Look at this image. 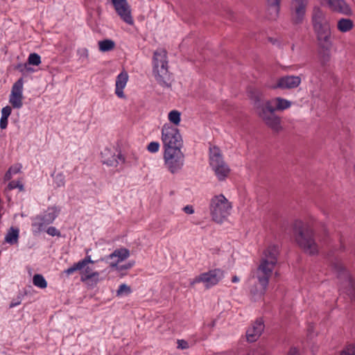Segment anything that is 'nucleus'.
I'll return each instance as SVG.
<instances>
[{"mask_svg": "<svg viewBox=\"0 0 355 355\" xmlns=\"http://www.w3.org/2000/svg\"><path fill=\"white\" fill-rule=\"evenodd\" d=\"M311 23L320 49V56L323 61H328L333 44L331 27L325 12L318 6L313 8Z\"/></svg>", "mask_w": 355, "mask_h": 355, "instance_id": "1", "label": "nucleus"}, {"mask_svg": "<svg viewBox=\"0 0 355 355\" xmlns=\"http://www.w3.org/2000/svg\"><path fill=\"white\" fill-rule=\"evenodd\" d=\"M278 254L279 248L274 244L268 245L265 250L261 263L256 272V277L260 286L256 291H252L254 294L257 293L260 295H262L265 293L268 284L269 278L277 262Z\"/></svg>", "mask_w": 355, "mask_h": 355, "instance_id": "2", "label": "nucleus"}, {"mask_svg": "<svg viewBox=\"0 0 355 355\" xmlns=\"http://www.w3.org/2000/svg\"><path fill=\"white\" fill-rule=\"evenodd\" d=\"M295 239L303 251L310 255L318 254V245L314 239V233L309 225L302 220L295 222Z\"/></svg>", "mask_w": 355, "mask_h": 355, "instance_id": "3", "label": "nucleus"}, {"mask_svg": "<svg viewBox=\"0 0 355 355\" xmlns=\"http://www.w3.org/2000/svg\"><path fill=\"white\" fill-rule=\"evenodd\" d=\"M153 73L156 81L160 85L171 87V75L168 71L167 52L164 49H157L153 53Z\"/></svg>", "mask_w": 355, "mask_h": 355, "instance_id": "4", "label": "nucleus"}, {"mask_svg": "<svg viewBox=\"0 0 355 355\" xmlns=\"http://www.w3.org/2000/svg\"><path fill=\"white\" fill-rule=\"evenodd\" d=\"M96 261L92 259L91 255H86L85 257L79 261L75 263L72 266L66 269L64 272L67 275H70L74 272L79 270L80 280L83 282L92 284H96L100 281V274L98 271H94L90 263H94Z\"/></svg>", "mask_w": 355, "mask_h": 355, "instance_id": "5", "label": "nucleus"}, {"mask_svg": "<svg viewBox=\"0 0 355 355\" xmlns=\"http://www.w3.org/2000/svg\"><path fill=\"white\" fill-rule=\"evenodd\" d=\"M232 203L223 194L215 195L210 200V214L214 221L222 223L231 214Z\"/></svg>", "mask_w": 355, "mask_h": 355, "instance_id": "6", "label": "nucleus"}, {"mask_svg": "<svg viewBox=\"0 0 355 355\" xmlns=\"http://www.w3.org/2000/svg\"><path fill=\"white\" fill-rule=\"evenodd\" d=\"M209 165L219 181H224L230 173L229 166L223 160L221 152L216 146L209 148Z\"/></svg>", "mask_w": 355, "mask_h": 355, "instance_id": "7", "label": "nucleus"}, {"mask_svg": "<svg viewBox=\"0 0 355 355\" xmlns=\"http://www.w3.org/2000/svg\"><path fill=\"white\" fill-rule=\"evenodd\" d=\"M161 140L164 150L182 148L183 146L179 129L170 123H164L162 127Z\"/></svg>", "mask_w": 355, "mask_h": 355, "instance_id": "8", "label": "nucleus"}, {"mask_svg": "<svg viewBox=\"0 0 355 355\" xmlns=\"http://www.w3.org/2000/svg\"><path fill=\"white\" fill-rule=\"evenodd\" d=\"M182 148L164 150V164L172 174L178 173L184 164V155Z\"/></svg>", "mask_w": 355, "mask_h": 355, "instance_id": "9", "label": "nucleus"}, {"mask_svg": "<svg viewBox=\"0 0 355 355\" xmlns=\"http://www.w3.org/2000/svg\"><path fill=\"white\" fill-rule=\"evenodd\" d=\"M114 10L120 19L128 25L134 24L131 6L127 0H111Z\"/></svg>", "mask_w": 355, "mask_h": 355, "instance_id": "10", "label": "nucleus"}, {"mask_svg": "<svg viewBox=\"0 0 355 355\" xmlns=\"http://www.w3.org/2000/svg\"><path fill=\"white\" fill-rule=\"evenodd\" d=\"M24 79H18L12 86L9 95V103L14 109L19 110L23 106Z\"/></svg>", "mask_w": 355, "mask_h": 355, "instance_id": "11", "label": "nucleus"}, {"mask_svg": "<svg viewBox=\"0 0 355 355\" xmlns=\"http://www.w3.org/2000/svg\"><path fill=\"white\" fill-rule=\"evenodd\" d=\"M307 5L308 0H291V15L293 24L302 23L305 17Z\"/></svg>", "mask_w": 355, "mask_h": 355, "instance_id": "12", "label": "nucleus"}, {"mask_svg": "<svg viewBox=\"0 0 355 355\" xmlns=\"http://www.w3.org/2000/svg\"><path fill=\"white\" fill-rule=\"evenodd\" d=\"M322 6H327L330 10L344 15L351 16L352 10L345 0H318Z\"/></svg>", "mask_w": 355, "mask_h": 355, "instance_id": "13", "label": "nucleus"}, {"mask_svg": "<svg viewBox=\"0 0 355 355\" xmlns=\"http://www.w3.org/2000/svg\"><path fill=\"white\" fill-rule=\"evenodd\" d=\"M200 280L207 288H211L218 284L224 277V272L220 268L209 270L201 273Z\"/></svg>", "mask_w": 355, "mask_h": 355, "instance_id": "14", "label": "nucleus"}, {"mask_svg": "<svg viewBox=\"0 0 355 355\" xmlns=\"http://www.w3.org/2000/svg\"><path fill=\"white\" fill-rule=\"evenodd\" d=\"M253 101V106L256 111V113L259 116V108L261 107L265 112H267L268 114L272 113L275 114V112L277 111L275 105L274 98L271 100L262 101L261 100V94L259 92H257L253 96L251 97Z\"/></svg>", "mask_w": 355, "mask_h": 355, "instance_id": "15", "label": "nucleus"}, {"mask_svg": "<svg viewBox=\"0 0 355 355\" xmlns=\"http://www.w3.org/2000/svg\"><path fill=\"white\" fill-rule=\"evenodd\" d=\"M301 78L298 76H286L279 78L277 83L272 85V89H293L297 87L301 83Z\"/></svg>", "mask_w": 355, "mask_h": 355, "instance_id": "16", "label": "nucleus"}, {"mask_svg": "<svg viewBox=\"0 0 355 355\" xmlns=\"http://www.w3.org/2000/svg\"><path fill=\"white\" fill-rule=\"evenodd\" d=\"M259 117L264 121V123L270 128L272 130L279 132L282 129L281 125V119L275 114H268L265 112L263 108H259Z\"/></svg>", "mask_w": 355, "mask_h": 355, "instance_id": "17", "label": "nucleus"}, {"mask_svg": "<svg viewBox=\"0 0 355 355\" xmlns=\"http://www.w3.org/2000/svg\"><path fill=\"white\" fill-rule=\"evenodd\" d=\"M130 257V251L127 248H119L115 250L112 254L107 256V259L112 260L110 267L119 269V263L123 261Z\"/></svg>", "mask_w": 355, "mask_h": 355, "instance_id": "18", "label": "nucleus"}, {"mask_svg": "<svg viewBox=\"0 0 355 355\" xmlns=\"http://www.w3.org/2000/svg\"><path fill=\"white\" fill-rule=\"evenodd\" d=\"M264 329V324L261 319L257 320L247 330L246 338L248 342L256 341Z\"/></svg>", "mask_w": 355, "mask_h": 355, "instance_id": "19", "label": "nucleus"}, {"mask_svg": "<svg viewBox=\"0 0 355 355\" xmlns=\"http://www.w3.org/2000/svg\"><path fill=\"white\" fill-rule=\"evenodd\" d=\"M128 73L123 70L122 71L116 78V83H115V90L114 93L116 95V96L121 99H125L126 96L125 95L123 92V89L126 87V85L128 81Z\"/></svg>", "mask_w": 355, "mask_h": 355, "instance_id": "20", "label": "nucleus"}, {"mask_svg": "<svg viewBox=\"0 0 355 355\" xmlns=\"http://www.w3.org/2000/svg\"><path fill=\"white\" fill-rule=\"evenodd\" d=\"M102 162L104 164L116 166L119 162L123 163L125 159L121 154L116 155L110 149L105 148L101 153Z\"/></svg>", "mask_w": 355, "mask_h": 355, "instance_id": "21", "label": "nucleus"}, {"mask_svg": "<svg viewBox=\"0 0 355 355\" xmlns=\"http://www.w3.org/2000/svg\"><path fill=\"white\" fill-rule=\"evenodd\" d=\"M280 9V0H267L266 16L270 20L277 19Z\"/></svg>", "mask_w": 355, "mask_h": 355, "instance_id": "22", "label": "nucleus"}, {"mask_svg": "<svg viewBox=\"0 0 355 355\" xmlns=\"http://www.w3.org/2000/svg\"><path fill=\"white\" fill-rule=\"evenodd\" d=\"M48 225H49V223H46V220H44L42 216L40 215L36 216L32 219L33 233L35 235L38 234L44 231Z\"/></svg>", "mask_w": 355, "mask_h": 355, "instance_id": "23", "label": "nucleus"}, {"mask_svg": "<svg viewBox=\"0 0 355 355\" xmlns=\"http://www.w3.org/2000/svg\"><path fill=\"white\" fill-rule=\"evenodd\" d=\"M60 213V209L55 206L48 207L44 213L42 215V218L46 220V223H52L58 217Z\"/></svg>", "mask_w": 355, "mask_h": 355, "instance_id": "24", "label": "nucleus"}, {"mask_svg": "<svg viewBox=\"0 0 355 355\" xmlns=\"http://www.w3.org/2000/svg\"><path fill=\"white\" fill-rule=\"evenodd\" d=\"M353 27V21L348 18H341L337 22V28L341 33L349 32Z\"/></svg>", "mask_w": 355, "mask_h": 355, "instance_id": "25", "label": "nucleus"}, {"mask_svg": "<svg viewBox=\"0 0 355 355\" xmlns=\"http://www.w3.org/2000/svg\"><path fill=\"white\" fill-rule=\"evenodd\" d=\"M277 111H283L288 109L292 105V102L282 97L274 98Z\"/></svg>", "mask_w": 355, "mask_h": 355, "instance_id": "26", "label": "nucleus"}, {"mask_svg": "<svg viewBox=\"0 0 355 355\" xmlns=\"http://www.w3.org/2000/svg\"><path fill=\"white\" fill-rule=\"evenodd\" d=\"M168 119L173 125V126H178L181 122V112L176 110L170 111L168 114Z\"/></svg>", "mask_w": 355, "mask_h": 355, "instance_id": "27", "label": "nucleus"}, {"mask_svg": "<svg viewBox=\"0 0 355 355\" xmlns=\"http://www.w3.org/2000/svg\"><path fill=\"white\" fill-rule=\"evenodd\" d=\"M19 238V230L11 227L5 236V241L10 244L16 243Z\"/></svg>", "mask_w": 355, "mask_h": 355, "instance_id": "28", "label": "nucleus"}, {"mask_svg": "<svg viewBox=\"0 0 355 355\" xmlns=\"http://www.w3.org/2000/svg\"><path fill=\"white\" fill-rule=\"evenodd\" d=\"M21 168H22V165L19 163H17V164L11 166L8 168V171L6 173L5 176H4V180H10V179H12L13 175L20 173Z\"/></svg>", "mask_w": 355, "mask_h": 355, "instance_id": "29", "label": "nucleus"}, {"mask_svg": "<svg viewBox=\"0 0 355 355\" xmlns=\"http://www.w3.org/2000/svg\"><path fill=\"white\" fill-rule=\"evenodd\" d=\"M99 50L102 52L112 51L115 47V43L112 40H104L98 42Z\"/></svg>", "mask_w": 355, "mask_h": 355, "instance_id": "30", "label": "nucleus"}, {"mask_svg": "<svg viewBox=\"0 0 355 355\" xmlns=\"http://www.w3.org/2000/svg\"><path fill=\"white\" fill-rule=\"evenodd\" d=\"M33 284L37 288L44 289L47 287V282L43 275L36 274L33 277Z\"/></svg>", "mask_w": 355, "mask_h": 355, "instance_id": "31", "label": "nucleus"}, {"mask_svg": "<svg viewBox=\"0 0 355 355\" xmlns=\"http://www.w3.org/2000/svg\"><path fill=\"white\" fill-rule=\"evenodd\" d=\"M339 355H355V344L346 345L339 352Z\"/></svg>", "mask_w": 355, "mask_h": 355, "instance_id": "32", "label": "nucleus"}, {"mask_svg": "<svg viewBox=\"0 0 355 355\" xmlns=\"http://www.w3.org/2000/svg\"><path fill=\"white\" fill-rule=\"evenodd\" d=\"M29 64L38 66L41 64V57L36 53H31L28 58Z\"/></svg>", "mask_w": 355, "mask_h": 355, "instance_id": "33", "label": "nucleus"}, {"mask_svg": "<svg viewBox=\"0 0 355 355\" xmlns=\"http://www.w3.org/2000/svg\"><path fill=\"white\" fill-rule=\"evenodd\" d=\"M132 292L131 288L129 286L125 284H122L119 286L116 291L117 296H122L123 295H129Z\"/></svg>", "mask_w": 355, "mask_h": 355, "instance_id": "34", "label": "nucleus"}, {"mask_svg": "<svg viewBox=\"0 0 355 355\" xmlns=\"http://www.w3.org/2000/svg\"><path fill=\"white\" fill-rule=\"evenodd\" d=\"M53 181L58 187H64L65 184V176L63 173H59L54 176Z\"/></svg>", "mask_w": 355, "mask_h": 355, "instance_id": "35", "label": "nucleus"}, {"mask_svg": "<svg viewBox=\"0 0 355 355\" xmlns=\"http://www.w3.org/2000/svg\"><path fill=\"white\" fill-rule=\"evenodd\" d=\"M8 187L10 190L18 189L20 191H23L24 189V184L20 180L10 182L8 184Z\"/></svg>", "mask_w": 355, "mask_h": 355, "instance_id": "36", "label": "nucleus"}, {"mask_svg": "<svg viewBox=\"0 0 355 355\" xmlns=\"http://www.w3.org/2000/svg\"><path fill=\"white\" fill-rule=\"evenodd\" d=\"M160 145L157 141H151L147 146V150L152 153H155L159 151Z\"/></svg>", "mask_w": 355, "mask_h": 355, "instance_id": "37", "label": "nucleus"}, {"mask_svg": "<svg viewBox=\"0 0 355 355\" xmlns=\"http://www.w3.org/2000/svg\"><path fill=\"white\" fill-rule=\"evenodd\" d=\"M46 232L49 235L52 236H61L60 232L56 227H53V226L49 227L46 230Z\"/></svg>", "mask_w": 355, "mask_h": 355, "instance_id": "38", "label": "nucleus"}, {"mask_svg": "<svg viewBox=\"0 0 355 355\" xmlns=\"http://www.w3.org/2000/svg\"><path fill=\"white\" fill-rule=\"evenodd\" d=\"M12 112V107L9 105H7L2 108L1 110V116L3 117L8 118Z\"/></svg>", "mask_w": 355, "mask_h": 355, "instance_id": "39", "label": "nucleus"}, {"mask_svg": "<svg viewBox=\"0 0 355 355\" xmlns=\"http://www.w3.org/2000/svg\"><path fill=\"white\" fill-rule=\"evenodd\" d=\"M177 343H178V349H185L189 348V344H188L187 341H186L183 339L178 340Z\"/></svg>", "mask_w": 355, "mask_h": 355, "instance_id": "40", "label": "nucleus"}, {"mask_svg": "<svg viewBox=\"0 0 355 355\" xmlns=\"http://www.w3.org/2000/svg\"><path fill=\"white\" fill-rule=\"evenodd\" d=\"M8 123V118L1 116L0 119V128L4 130L7 128Z\"/></svg>", "mask_w": 355, "mask_h": 355, "instance_id": "41", "label": "nucleus"}, {"mask_svg": "<svg viewBox=\"0 0 355 355\" xmlns=\"http://www.w3.org/2000/svg\"><path fill=\"white\" fill-rule=\"evenodd\" d=\"M182 210L187 214H193L194 213V209L192 205H187L183 207Z\"/></svg>", "mask_w": 355, "mask_h": 355, "instance_id": "42", "label": "nucleus"}, {"mask_svg": "<svg viewBox=\"0 0 355 355\" xmlns=\"http://www.w3.org/2000/svg\"><path fill=\"white\" fill-rule=\"evenodd\" d=\"M134 262H129L125 265L119 266V269H116L118 271H121L123 270H128L132 268L134 266Z\"/></svg>", "mask_w": 355, "mask_h": 355, "instance_id": "43", "label": "nucleus"}, {"mask_svg": "<svg viewBox=\"0 0 355 355\" xmlns=\"http://www.w3.org/2000/svg\"><path fill=\"white\" fill-rule=\"evenodd\" d=\"M202 278L201 274H200L198 276L196 277L193 279H192L190 282L191 285H194L196 284L202 283V281L200 279Z\"/></svg>", "mask_w": 355, "mask_h": 355, "instance_id": "44", "label": "nucleus"}, {"mask_svg": "<svg viewBox=\"0 0 355 355\" xmlns=\"http://www.w3.org/2000/svg\"><path fill=\"white\" fill-rule=\"evenodd\" d=\"M286 355H298V351L296 348H291Z\"/></svg>", "mask_w": 355, "mask_h": 355, "instance_id": "45", "label": "nucleus"}, {"mask_svg": "<svg viewBox=\"0 0 355 355\" xmlns=\"http://www.w3.org/2000/svg\"><path fill=\"white\" fill-rule=\"evenodd\" d=\"M342 273L343 275L346 277L347 278L348 281H349V284H350L352 282H351V278H350V276L348 273L347 271H346L345 270H342Z\"/></svg>", "mask_w": 355, "mask_h": 355, "instance_id": "46", "label": "nucleus"}, {"mask_svg": "<svg viewBox=\"0 0 355 355\" xmlns=\"http://www.w3.org/2000/svg\"><path fill=\"white\" fill-rule=\"evenodd\" d=\"M247 355H262V354L258 350H254L248 353Z\"/></svg>", "mask_w": 355, "mask_h": 355, "instance_id": "47", "label": "nucleus"}, {"mask_svg": "<svg viewBox=\"0 0 355 355\" xmlns=\"http://www.w3.org/2000/svg\"><path fill=\"white\" fill-rule=\"evenodd\" d=\"M232 282L233 283H237V282H239V278L237 276H234V277H232Z\"/></svg>", "mask_w": 355, "mask_h": 355, "instance_id": "48", "label": "nucleus"}, {"mask_svg": "<svg viewBox=\"0 0 355 355\" xmlns=\"http://www.w3.org/2000/svg\"><path fill=\"white\" fill-rule=\"evenodd\" d=\"M83 51L86 54V55H87V49H84Z\"/></svg>", "mask_w": 355, "mask_h": 355, "instance_id": "49", "label": "nucleus"}, {"mask_svg": "<svg viewBox=\"0 0 355 355\" xmlns=\"http://www.w3.org/2000/svg\"><path fill=\"white\" fill-rule=\"evenodd\" d=\"M89 252V250H87L86 251V255H89L88 253Z\"/></svg>", "mask_w": 355, "mask_h": 355, "instance_id": "50", "label": "nucleus"}]
</instances>
